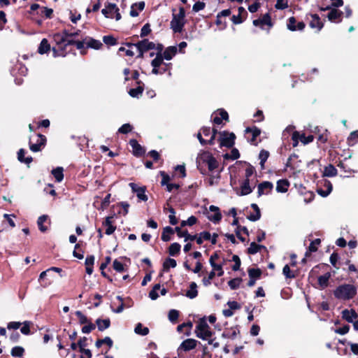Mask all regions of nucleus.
I'll list each match as a JSON object with an SVG mask.
<instances>
[{
	"mask_svg": "<svg viewBox=\"0 0 358 358\" xmlns=\"http://www.w3.org/2000/svg\"><path fill=\"white\" fill-rule=\"evenodd\" d=\"M196 167L202 175L207 173L206 166H208V170L213 172L218 168L219 163L217 160L208 151L201 150L196 157Z\"/></svg>",
	"mask_w": 358,
	"mask_h": 358,
	"instance_id": "nucleus-1",
	"label": "nucleus"
},
{
	"mask_svg": "<svg viewBox=\"0 0 358 358\" xmlns=\"http://www.w3.org/2000/svg\"><path fill=\"white\" fill-rule=\"evenodd\" d=\"M357 294V288L352 284L344 283L338 285L333 291L334 297L341 301H350Z\"/></svg>",
	"mask_w": 358,
	"mask_h": 358,
	"instance_id": "nucleus-2",
	"label": "nucleus"
},
{
	"mask_svg": "<svg viewBox=\"0 0 358 358\" xmlns=\"http://www.w3.org/2000/svg\"><path fill=\"white\" fill-rule=\"evenodd\" d=\"M53 40L56 43L57 47H52V56L54 57H66V55L72 51L69 49V46L65 43L66 38L62 36L60 33H56L53 35Z\"/></svg>",
	"mask_w": 358,
	"mask_h": 358,
	"instance_id": "nucleus-3",
	"label": "nucleus"
},
{
	"mask_svg": "<svg viewBox=\"0 0 358 358\" xmlns=\"http://www.w3.org/2000/svg\"><path fill=\"white\" fill-rule=\"evenodd\" d=\"M185 17V10L182 6L179 8V13L178 14H173V18L170 24L174 33H180L182 31L186 22Z\"/></svg>",
	"mask_w": 358,
	"mask_h": 358,
	"instance_id": "nucleus-4",
	"label": "nucleus"
},
{
	"mask_svg": "<svg viewBox=\"0 0 358 358\" xmlns=\"http://www.w3.org/2000/svg\"><path fill=\"white\" fill-rule=\"evenodd\" d=\"M196 336L202 340H207L211 337L213 332L210 330V328L206 321L205 317L200 319L195 329Z\"/></svg>",
	"mask_w": 358,
	"mask_h": 358,
	"instance_id": "nucleus-5",
	"label": "nucleus"
},
{
	"mask_svg": "<svg viewBox=\"0 0 358 358\" xmlns=\"http://www.w3.org/2000/svg\"><path fill=\"white\" fill-rule=\"evenodd\" d=\"M236 135L233 132L223 131L220 132V136L217 141L220 143V148L226 147L231 148L235 144Z\"/></svg>",
	"mask_w": 358,
	"mask_h": 358,
	"instance_id": "nucleus-6",
	"label": "nucleus"
},
{
	"mask_svg": "<svg viewBox=\"0 0 358 358\" xmlns=\"http://www.w3.org/2000/svg\"><path fill=\"white\" fill-rule=\"evenodd\" d=\"M292 146L296 147L300 141L303 145L308 144L313 141V135L306 136L305 133H300L298 131H293L292 134Z\"/></svg>",
	"mask_w": 358,
	"mask_h": 358,
	"instance_id": "nucleus-7",
	"label": "nucleus"
},
{
	"mask_svg": "<svg viewBox=\"0 0 358 358\" xmlns=\"http://www.w3.org/2000/svg\"><path fill=\"white\" fill-rule=\"evenodd\" d=\"M36 136L37 139L35 143H32L31 137L29 138V149L34 152L41 151L45 146L47 142L45 136L38 134Z\"/></svg>",
	"mask_w": 358,
	"mask_h": 358,
	"instance_id": "nucleus-8",
	"label": "nucleus"
},
{
	"mask_svg": "<svg viewBox=\"0 0 358 358\" xmlns=\"http://www.w3.org/2000/svg\"><path fill=\"white\" fill-rule=\"evenodd\" d=\"M333 185L328 180H322L320 184L317 185V192L322 197L327 196L332 191Z\"/></svg>",
	"mask_w": 358,
	"mask_h": 358,
	"instance_id": "nucleus-9",
	"label": "nucleus"
},
{
	"mask_svg": "<svg viewBox=\"0 0 358 358\" xmlns=\"http://www.w3.org/2000/svg\"><path fill=\"white\" fill-rule=\"evenodd\" d=\"M213 122L214 124H221L223 120L226 122L229 121V117L228 113L223 108L218 109L216 112L212 115Z\"/></svg>",
	"mask_w": 358,
	"mask_h": 358,
	"instance_id": "nucleus-10",
	"label": "nucleus"
},
{
	"mask_svg": "<svg viewBox=\"0 0 358 358\" xmlns=\"http://www.w3.org/2000/svg\"><path fill=\"white\" fill-rule=\"evenodd\" d=\"M287 27L292 31H302L306 27V24L301 22H297L295 17L292 16L288 18L287 22Z\"/></svg>",
	"mask_w": 358,
	"mask_h": 358,
	"instance_id": "nucleus-11",
	"label": "nucleus"
},
{
	"mask_svg": "<svg viewBox=\"0 0 358 358\" xmlns=\"http://www.w3.org/2000/svg\"><path fill=\"white\" fill-rule=\"evenodd\" d=\"M310 15L312 18L309 22V26L313 29H316V32L318 33L324 27V23L322 22L317 14H307L306 17Z\"/></svg>",
	"mask_w": 358,
	"mask_h": 358,
	"instance_id": "nucleus-12",
	"label": "nucleus"
},
{
	"mask_svg": "<svg viewBox=\"0 0 358 358\" xmlns=\"http://www.w3.org/2000/svg\"><path fill=\"white\" fill-rule=\"evenodd\" d=\"M245 134H251V138H248V141L253 145H257L258 142L257 141V138L261 134V129L256 126L248 127L245 130Z\"/></svg>",
	"mask_w": 358,
	"mask_h": 358,
	"instance_id": "nucleus-13",
	"label": "nucleus"
},
{
	"mask_svg": "<svg viewBox=\"0 0 358 358\" xmlns=\"http://www.w3.org/2000/svg\"><path fill=\"white\" fill-rule=\"evenodd\" d=\"M129 143L132 148V154L134 156L141 157L145 155V149L138 143L137 140L131 139Z\"/></svg>",
	"mask_w": 358,
	"mask_h": 358,
	"instance_id": "nucleus-14",
	"label": "nucleus"
},
{
	"mask_svg": "<svg viewBox=\"0 0 358 358\" xmlns=\"http://www.w3.org/2000/svg\"><path fill=\"white\" fill-rule=\"evenodd\" d=\"M135 47L137 48V50H141L146 52L150 50L155 49V43L154 42L149 41L147 38H145L136 43Z\"/></svg>",
	"mask_w": 358,
	"mask_h": 358,
	"instance_id": "nucleus-15",
	"label": "nucleus"
},
{
	"mask_svg": "<svg viewBox=\"0 0 358 358\" xmlns=\"http://www.w3.org/2000/svg\"><path fill=\"white\" fill-rule=\"evenodd\" d=\"M129 186L133 192L136 193L137 197L143 201H148V196L145 194L146 187L145 186L139 187L136 183L131 182Z\"/></svg>",
	"mask_w": 358,
	"mask_h": 358,
	"instance_id": "nucleus-16",
	"label": "nucleus"
},
{
	"mask_svg": "<svg viewBox=\"0 0 358 358\" xmlns=\"http://www.w3.org/2000/svg\"><path fill=\"white\" fill-rule=\"evenodd\" d=\"M197 344H201V343L194 338H187L182 342L178 351L182 350L185 352H188L194 349Z\"/></svg>",
	"mask_w": 358,
	"mask_h": 358,
	"instance_id": "nucleus-17",
	"label": "nucleus"
},
{
	"mask_svg": "<svg viewBox=\"0 0 358 358\" xmlns=\"http://www.w3.org/2000/svg\"><path fill=\"white\" fill-rule=\"evenodd\" d=\"M51 220L48 215H41L37 220V225L38 229L44 233L48 229V226H50Z\"/></svg>",
	"mask_w": 358,
	"mask_h": 358,
	"instance_id": "nucleus-18",
	"label": "nucleus"
},
{
	"mask_svg": "<svg viewBox=\"0 0 358 358\" xmlns=\"http://www.w3.org/2000/svg\"><path fill=\"white\" fill-rule=\"evenodd\" d=\"M273 188V185L271 182L264 181L258 185L257 194L261 196L263 194H268Z\"/></svg>",
	"mask_w": 358,
	"mask_h": 358,
	"instance_id": "nucleus-19",
	"label": "nucleus"
},
{
	"mask_svg": "<svg viewBox=\"0 0 358 358\" xmlns=\"http://www.w3.org/2000/svg\"><path fill=\"white\" fill-rule=\"evenodd\" d=\"M343 15V13L341 10L336 9V8H331L329 13L327 15V18L331 22H340L342 20Z\"/></svg>",
	"mask_w": 358,
	"mask_h": 358,
	"instance_id": "nucleus-20",
	"label": "nucleus"
},
{
	"mask_svg": "<svg viewBox=\"0 0 358 358\" xmlns=\"http://www.w3.org/2000/svg\"><path fill=\"white\" fill-rule=\"evenodd\" d=\"M209 210L211 212H215V214L208 215V219L215 224L220 222L222 220V214L220 213V208L217 206L211 205L209 206Z\"/></svg>",
	"mask_w": 358,
	"mask_h": 358,
	"instance_id": "nucleus-21",
	"label": "nucleus"
},
{
	"mask_svg": "<svg viewBox=\"0 0 358 358\" xmlns=\"http://www.w3.org/2000/svg\"><path fill=\"white\" fill-rule=\"evenodd\" d=\"M358 317V314L354 309H345L342 311V317L343 320H346L348 322L353 323L354 319H357Z\"/></svg>",
	"mask_w": 358,
	"mask_h": 358,
	"instance_id": "nucleus-22",
	"label": "nucleus"
},
{
	"mask_svg": "<svg viewBox=\"0 0 358 358\" xmlns=\"http://www.w3.org/2000/svg\"><path fill=\"white\" fill-rule=\"evenodd\" d=\"M331 277V274L330 272H327L318 277L317 282L320 289H323L329 286V281Z\"/></svg>",
	"mask_w": 358,
	"mask_h": 358,
	"instance_id": "nucleus-23",
	"label": "nucleus"
},
{
	"mask_svg": "<svg viewBox=\"0 0 358 358\" xmlns=\"http://www.w3.org/2000/svg\"><path fill=\"white\" fill-rule=\"evenodd\" d=\"M164 59H165L162 56V53L157 52L155 58L151 62V66L152 67H160L162 64L164 66H172L171 63H164Z\"/></svg>",
	"mask_w": 358,
	"mask_h": 358,
	"instance_id": "nucleus-24",
	"label": "nucleus"
},
{
	"mask_svg": "<svg viewBox=\"0 0 358 358\" xmlns=\"http://www.w3.org/2000/svg\"><path fill=\"white\" fill-rule=\"evenodd\" d=\"M289 182L287 179H281L278 180L276 185V191L278 192L285 193L287 192L289 187Z\"/></svg>",
	"mask_w": 358,
	"mask_h": 358,
	"instance_id": "nucleus-25",
	"label": "nucleus"
},
{
	"mask_svg": "<svg viewBox=\"0 0 358 358\" xmlns=\"http://www.w3.org/2000/svg\"><path fill=\"white\" fill-rule=\"evenodd\" d=\"M251 208L254 210L255 213V214L250 213V215H248L247 216V218L250 221H252V222H255V221L259 220L261 217V211H260L259 206L256 203H252Z\"/></svg>",
	"mask_w": 358,
	"mask_h": 358,
	"instance_id": "nucleus-26",
	"label": "nucleus"
},
{
	"mask_svg": "<svg viewBox=\"0 0 358 358\" xmlns=\"http://www.w3.org/2000/svg\"><path fill=\"white\" fill-rule=\"evenodd\" d=\"M253 189L254 187L250 186V179H245L241 185V192L239 195H248L253 191Z\"/></svg>",
	"mask_w": 358,
	"mask_h": 358,
	"instance_id": "nucleus-27",
	"label": "nucleus"
},
{
	"mask_svg": "<svg viewBox=\"0 0 358 358\" xmlns=\"http://www.w3.org/2000/svg\"><path fill=\"white\" fill-rule=\"evenodd\" d=\"M51 47L48 39L43 38L38 48V52L41 55L48 53L50 51Z\"/></svg>",
	"mask_w": 358,
	"mask_h": 358,
	"instance_id": "nucleus-28",
	"label": "nucleus"
},
{
	"mask_svg": "<svg viewBox=\"0 0 358 358\" xmlns=\"http://www.w3.org/2000/svg\"><path fill=\"white\" fill-rule=\"evenodd\" d=\"M337 174V169L331 164H329V165L326 166L324 169V171L322 172L323 177H334L336 176Z\"/></svg>",
	"mask_w": 358,
	"mask_h": 358,
	"instance_id": "nucleus-29",
	"label": "nucleus"
},
{
	"mask_svg": "<svg viewBox=\"0 0 358 358\" xmlns=\"http://www.w3.org/2000/svg\"><path fill=\"white\" fill-rule=\"evenodd\" d=\"M26 152H27L24 148H20L17 152V159L21 163L29 164L33 161V158L31 156L25 157L24 155Z\"/></svg>",
	"mask_w": 358,
	"mask_h": 358,
	"instance_id": "nucleus-30",
	"label": "nucleus"
},
{
	"mask_svg": "<svg viewBox=\"0 0 358 358\" xmlns=\"http://www.w3.org/2000/svg\"><path fill=\"white\" fill-rule=\"evenodd\" d=\"M95 323L97 325L99 331H104L105 329L109 328L110 326V320L109 318H106L104 320L98 318L95 321Z\"/></svg>",
	"mask_w": 358,
	"mask_h": 358,
	"instance_id": "nucleus-31",
	"label": "nucleus"
},
{
	"mask_svg": "<svg viewBox=\"0 0 358 358\" xmlns=\"http://www.w3.org/2000/svg\"><path fill=\"white\" fill-rule=\"evenodd\" d=\"M177 53V48L176 46H169L165 49L162 53V56L166 60H171Z\"/></svg>",
	"mask_w": 358,
	"mask_h": 358,
	"instance_id": "nucleus-32",
	"label": "nucleus"
},
{
	"mask_svg": "<svg viewBox=\"0 0 358 358\" xmlns=\"http://www.w3.org/2000/svg\"><path fill=\"white\" fill-rule=\"evenodd\" d=\"M174 234V229L171 227H166L163 229L161 239L164 242H168L171 239V235Z\"/></svg>",
	"mask_w": 358,
	"mask_h": 358,
	"instance_id": "nucleus-33",
	"label": "nucleus"
},
{
	"mask_svg": "<svg viewBox=\"0 0 358 358\" xmlns=\"http://www.w3.org/2000/svg\"><path fill=\"white\" fill-rule=\"evenodd\" d=\"M36 14L44 17L46 19H51L53 16V10L48 7L42 6L40 11H36Z\"/></svg>",
	"mask_w": 358,
	"mask_h": 358,
	"instance_id": "nucleus-34",
	"label": "nucleus"
},
{
	"mask_svg": "<svg viewBox=\"0 0 358 358\" xmlns=\"http://www.w3.org/2000/svg\"><path fill=\"white\" fill-rule=\"evenodd\" d=\"M177 266V262L174 259L168 257L163 262L162 271L168 272L171 268H175Z\"/></svg>",
	"mask_w": 358,
	"mask_h": 358,
	"instance_id": "nucleus-35",
	"label": "nucleus"
},
{
	"mask_svg": "<svg viewBox=\"0 0 358 358\" xmlns=\"http://www.w3.org/2000/svg\"><path fill=\"white\" fill-rule=\"evenodd\" d=\"M197 285L194 282L189 284V289L187 291L185 296L191 299L196 298L198 296Z\"/></svg>",
	"mask_w": 358,
	"mask_h": 358,
	"instance_id": "nucleus-36",
	"label": "nucleus"
},
{
	"mask_svg": "<svg viewBox=\"0 0 358 358\" xmlns=\"http://www.w3.org/2000/svg\"><path fill=\"white\" fill-rule=\"evenodd\" d=\"M180 248L181 245L178 243H173L169 245L168 252L170 256L176 257L180 254Z\"/></svg>",
	"mask_w": 358,
	"mask_h": 358,
	"instance_id": "nucleus-37",
	"label": "nucleus"
},
{
	"mask_svg": "<svg viewBox=\"0 0 358 358\" xmlns=\"http://www.w3.org/2000/svg\"><path fill=\"white\" fill-rule=\"evenodd\" d=\"M261 249H266V247L262 245H259L255 242H252L250 247L247 249V253L249 255H255Z\"/></svg>",
	"mask_w": 358,
	"mask_h": 358,
	"instance_id": "nucleus-38",
	"label": "nucleus"
},
{
	"mask_svg": "<svg viewBox=\"0 0 358 358\" xmlns=\"http://www.w3.org/2000/svg\"><path fill=\"white\" fill-rule=\"evenodd\" d=\"M259 18L262 29H263L264 25H267L269 28H271L273 26V23L271 20V17L269 13H265L262 16V17Z\"/></svg>",
	"mask_w": 358,
	"mask_h": 358,
	"instance_id": "nucleus-39",
	"label": "nucleus"
},
{
	"mask_svg": "<svg viewBox=\"0 0 358 358\" xmlns=\"http://www.w3.org/2000/svg\"><path fill=\"white\" fill-rule=\"evenodd\" d=\"M248 273L250 278L255 280L259 279L262 276V271L260 268H250L248 269Z\"/></svg>",
	"mask_w": 358,
	"mask_h": 358,
	"instance_id": "nucleus-40",
	"label": "nucleus"
},
{
	"mask_svg": "<svg viewBox=\"0 0 358 358\" xmlns=\"http://www.w3.org/2000/svg\"><path fill=\"white\" fill-rule=\"evenodd\" d=\"M64 169L62 167L58 166L52 170V174L53 175L55 180L58 182H60L64 179Z\"/></svg>",
	"mask_w": 358,
	"mask_h": 358,
	"instance_id": "nucleus-41",
	"label": "nucleus"
},
{
	"mask_svg": "<svg viewBox=\"0 0 358 358\" xmlns=\"http://www.w3.org/2000/svg\"><path fill=\"white\" fill-rule=\"evenodd\" d=\"M144 85L142 84L138 85V86L136 88H131L129 91V94L134 98H138L140 95L142 94L144 90Z\"/></svg>",
	"mask_w": 358,
	"mask_h": 358,
	"instance_id": "nucleus-42",
	"label": "nucleus"
},
{
	"mask_svg": "<svg viewBox=\"0 0 358 358\" xmlns=\"http://www.w3.org/2000/svg\"><path fill=\"white\" fill-rule=\"evenodd\" d=\"M270 153L268 151L262 149L259 154V159H260V166L262 169H264V164L268 159Z\"/></svg>",
	"mask_w": 358,
	"mask_h": 358,
	"instance_id": "nucleus-43",
	"label": "nucleus"
},
{
	"mask_svg": "<svg viewBox=\"0 0 358 358\" xmlns=\"http://www.w3.org/2000/svg\"><path fill=\"white\" fill-rule=\"evenodd\" d=\"M103 344L107 345L110 348L113 345V342L110 337L106 336L103 339H98L95 343V345L98 348H101Z\"/></svg>",
	"mask_w": 358,
	"mask_h": 358,
	"instance_id": "nucleus-44",
	"label": "nucleus"
},
{
	"mask_svg": "<svg viewBox=\"0 0 358 358\" xmlns=\"http://www.w3.org/2000/svg\"><path fill=\"white\" fill-rule=\"evenodd\" d=\"M103 46L102 43L92 38H89V41L87 43V47L93 48L94 50H99Z\"/></svg>",
	"mask_w": 358,
	"mask_h": 358,
	"instance_id": "nucleus-45",
	"label": "nucleus"
},
{
	"mask_svg": "<svg viewBox=\"0 0 358 358\" xmlns=\"http://www.w3.org/2000/svg\"><path fill=\"white\" fill-rule=\"evenodd\" d=\"M134 331L136 334L141 336H146L149 334V329L146 327H143L141 323H138L135 327Z\"/></svg>",
	"mask_w": 358,
	"mask_h": 358,
	"instance_id": "nucleus-46",
	"label": "nucleus"
},
{
	"mask_svg": "<svg viewBox=\"0 0 358 358\" xmlns=\"http://www.w3.org/2000/svg\"><path fill=\"white\" fill-rule=\"evenodd\" d=\"M24 349L21 346H15L11 349L10 354L14 357H22L24 355Z\"/></svg>",
	"mask_w": 358,
	"mask_h": 358,
	"instance_id": "nucleus-47",
	"label": "nucleus"
},
{
	"mask_svg": "<svg viewBox=\"0 0 358 358\" xmlns=\"http://www.w3.org/2000/svg\"><path fill=\"white\" fill-rule=\"evenodd\" d=\"M83 253L84 251L81 249L80 244L76 243L73 252V257L78 258V259H83L84 257Z\"/></svg>",
	"mask_w": 358,
	"mask_h": 358,
	"instance_id": "nucleus-48",
	"label": "nucleus"
},
{
	"mask_svg": "<svg viewBox=\"0 0 358 358\" xmlns=\"http://www.w3.org/2000/svg\"><path fill=\"white\" fill-rule=\"evenodd\" d=\"M103 41L107 45H115L117 44V40L112 35H107L103 37Z\"/></svg>",
	"mask_w": 358,
	"mask_h": 358,
	"instance_id": "nucleus-49",
	"label": "nucleus"
},
{
	"mask_svg": "<svg viewBox=\"0 0 358 358\" xmlns=\"http://www.w3.org/2000/svg\"><path fill=\"white\" fill-rule=\"evenodd\" d=\"M240 157V153L238 149L232 148L231 151V154L226 153L224 155V158L226 159H231L232 160H236Z\"/></svg>",
	"mask_w": 358,
	"mask_h": 358,
	"instance_id": "nucleus-50",
	"label": "nucleus"
},
{
	"mask_svg": "<svg viewBox=\"0 0 358 358\" xmlns=\"http://www.w3.org/2000/svg\"><path fill=\"white\" fill-rule=\"evenodd\" d=\"M243 281L241 278H235L228 282V285L233 290L239 287L241 282Z\"/></svg>",
	"mask_w": 358,
	"mask_h": 358,
	"instance_id": "nucleus-51",
	"label": "nucleus"
},
{
	"mask_svg": "<svg viewBox=\"0 0 358 358\" xmlns=\"http://www.w3.org/2000/svg\"><path fill=\"white\" fill-rule=\"evenodd\" d=\"M179 317V311L175 309H172L169 312L168 317L170 322L175 324L178 322Z\"/></svg>",
	"mask_w": 358,
	"mask_h": 358,
	"instance_id": "nucleus-52",
	"label": "nucleus"
},
{
	"mask_svg": "<svg viewBox=\"0 0 358 358\" xmlns=\"http://www.w3.org/2000/svg\"><path fill=\"white\" fill-rule=\"evenodd\" d=\"M223 264L224 263L222 264H211V267L213 268V271H214V272L217 271V275L218 277H221L224 275V269H223Z\"/></svg>",
	"mask_w": 358,
	"mask_h": 358,
	"instance_id": "nucleus-53",
	"label": "nucleus"
},
{
	"mask_svg": "<svg viewBox=\"0 0 358 358\" xmlns=\"http://www.w3.org/2000/svg\"><path fill=\"white\" fill-rule=\"evenodd\" d=\"M231 330H232V331L231 333L224 331L222 334V336L223 338L234 339L236 338V335L240 333V331L238 329H237V328H231Z\"/></svg>",
	"mask_w": 358,
	"mask_h": 358,
	"instance_id": "nucleus-54",
	"label": "nucleus"
},
{
	"mask_svg": "<svg viewBox=\"0 0 358 358\" xmlns=\"http://www.w3.org/2000/svg\"><path fill=\"white\" fill-rule=\"evenodd\" d=\"M75 315L78 318L79 323L80 324H85L88 323L90 321H91L80 310L76 311Z\"/></svg>",
	"mask_w": 358,
	"mask_h": 358,
	"instance_id": "nucleus-55",
	"label": "nucleus"
},
{
	"mask_svg": "<svg viewBox=\"0 0 358 358\" xmlns=\"http://www.w3.org/2000/svg\"><path fill=\"white\" fill-rule=\"evenodd\" d=\"M282 273L285 275L286 278H295L296 275L294 273L293 271L290 270L289 266L288 264H286L282 269Z\"/></svg>",
	"mask_w": 358,
	"mask_h": 358,
	"instance_id": "nucleus-56",
	"label": "nucleus"
},
{
	"mask_svg": "<svg viewBox=\"0 0 358 358\" xmlns=\"http://www.w3.org/2000/svg\"><path fill=\"white\" fill-rule=\"evenodd\" d=\"M113 268L114 270L119 273H122L124 271V264L117 259L113 261Z\"/></svg>",
	"mask_w": 358,
	"mask_h": 358,
	"instance_id": "nucleus-57",
	"label": "nucleus"
},
{
	"mask_svg": "<svg viewBox=\"0 0 358 358\" xmlns=\"http://www.w3.org/2000/svg\"><path fill=\"white\" fill-rule=\"evenodd\" d=\"M133 129V126L131 125L129 123H126L122 124L119 129H118V133L127 134L129 132H131Z\"/></svg>",
	"mask_w": 358,
	"mask_h": 358,
	"instance_id": "nucleus-58",
	"label": "nucleus"
},
{
	"mask_svg": "<svg viewBox=\"0 0 358 358\" xmlns=\"http://www.w3.org/2000/svg\"><path fill=\"white\" fill-rule=\"evenodd\" d=\"M231 261L234 262V264L232 266L231 268L234 271H238L241 267V262L239 257L236 255H234L232 256Z\"/></svg>",
	"mask_w": 358,
	"mask_h": 358,
	"instance_id": "nucleus-59",
	"label": "nucleus"
},
{
	"mask_svg": "<svg viewBox=\"0 0 358 358\" xmlns=\"http://www.w3.org/2000/svg\"><path fill=\"white\" fill-rule=\"evenodd\" d=\"M349 145H353L358 142V130L354 131L350 133L348 138Z\"/></svg>",
	"mask_w": 358,
	"mask_h": 358,
	"instance_id": "nucleus-60",
	"label": "nucleus"
},
{
	"mask_svg": "<svg viewBox=\"0 0 358 358\" xmlns=\"http://www.w3.org/2000/svg\"><path fill=\"white\" fill-rule=\"evenodd\" d=\"M96 328V324H93L91 321L87 323L86 325L82 327V332L83 334H90Z\"/></svg>",
	"mask_w": 358,
	"mask_h": 358,
	"instance_id": "nucleus-61",
	"label": "nucleus"
},
{
	"mask_svg": "<svg viewBox=\"0 0 358 358\" xmlns=\"http://www.w3.org/2000/svg\"><path fill=\"white\" fill-rule=\"evenodd\" d=\"M31 322L25 321L23 322V326L20 329V331L24 335H29L31 334L30 324Z\"/></svg>",
	"mask_w": 358,
	"mask_h": 358,
	"instance_id": "nucleus-62",
	"label": "nucleus"
},
{
	"mask_svg": "<svg viewBox=\"0 0 358 358\" xmlns=\"http://www.w3.org/2000/svg\"><path fill=\"white\" fill-rule=\"evenodd\" d=\"M151 31H152V30L150 29V24L146 23L141 28L140 36L141 38H144V37L147 36L148 34H150L151 33Z\"/></svg>",
	"mask_w": 358,
	"mask_h": 358,
	"instance_id": "nucleus-63",
	"label": "nucleus"
},
{
	"mask_svg": "<svg viewBox=\"0 0 358 358\" xmlns=\"http://www.w3.org/2000/svg\"><path fill=\"white\" fill-rule=\"evenodd\" d=\"M289 7L288 2L286 0L284 1V0H277V2L275 5V8L278 10H284Z\"/></svg>",
	"mask_w": 358,
	"mask_h": 358,
	"instance_id": "nucleus-64",
	"label": "nucleus"
}]
</instances>
